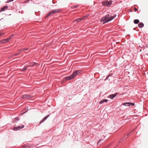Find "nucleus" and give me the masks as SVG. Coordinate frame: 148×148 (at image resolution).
<instances>
[{"label":"nucleus","instance_id":"nucleus-1","mask_svg":"<svg viewBox=\"0 0 148 148\" xmlns=\"http://www.w3.org/2000/svg\"><path fill=\"white\" fill-rule=\"evenodd\" d=\"M115 16H116L114 15L113 16H111L110 17H109V14H108L106 16H103L101 18V21H105V22H104L103 23V24H104L105 23L109 22L110 21L112 20L115 18Z\"/></svg>","mask_w":148,"mask_h":148},{"label":"nucleus","instance_id":"nucleus-2","mask_svg":"<svg viewBox=\"0 0 148 148\" xmlns=\"http://www.w3.org/2000/svg\"><path fill=\"white\" fill-rule=\"evenodd\" d=\"M81 72V71L79 70L75 71L71 76L65 77V80H69L74 78L77 75H79Z\"/></svg>","mask_w":148,"mask_h":148},{"label":"nucleus","instance_id":"nucleus-3","mask_svg":"<svg viewBox=\"0 0 148 148\" xmlns=\"http://www.w3.org/2000/svg\"><path fill=\"white\" fill-rule=\"evenodd\" d=\"M112 1H104L102 2V3L103 5L104 6H108L111 5L112 4Z\"/></svg>","mask_w":148,"mask_h":148},{"label":"nucleus","instance_id":"nucleus-4","mask_svg":"<svg viewBox=\"0 0 148 148\" xmlns=\"http://www.w3.org/2000/svg\"><path fill=\"white\" fill-rule=\"evenodd\" d=\"M24 125H21L20 126L17 127H14L13 128V130L15 131H17L21 130L24 128Z\"/></svg>","mask_w":148,"mask_h":148},{"label":"nucleus","instance_id":"nucleus-5","mask_svg":"<svg viewBox=\"0 0 148 148\" xmlns=\"http://www.w3.org/2000/svg\"><path fill=\"white\" fill-rule=\"evenodd\" d=\"M33 97L32 95H24L22 96L21 98L22 99H29L32 98Z\"/></svg>","mask_w":148,"mask_h":148},{"label":"nucleus","instance_id":"nucleus-6","mask_svg":"<svg viewBox=\"0 0 148 148\" xmlns=\"http://www.w3.org/2000/svg\"><path fill=\"white\" fill-rule=\"evenodd\" d=\"M51 15L55 13H58L60 12V10L58 9L52 10L50 11Z\"/></svg>","mask_w":148,"mask_h":148},{"label":"nucleus","instance_id":"nucleus-7","mask_svg":"<svg viewBox=\"0 0 148 148\" xmlns=\"http://www.w3.org/2000/svg\"><path fill=\"white\" fill-rule=\"evenodd\" d=\"M8 7L7 5H5L1 8L0 10V12L4 11L5 9H8Z\"/></svg>","mask_w":148,"mask_h":148},{"label":"nucleus","instance_id":"nucleus-8","mask_svg":"<svg viewBox=\"0 0 148 148\" xmlns=\"http://www.w3.org/2000/svg\"><path fill=\"white\" fill-rule=\"evenodd\" d=\"M10 40V39H9V38H7V39H3L1 40V42H2V43H4L7 42L8 41Z\"/></svg>","mask_w":148,"mask_h":148},{"label":"nucleus","instance_id":"nucleus-9","mask_svg":"<svg viewBox=\"0 0 148 148\" xmlns=\"http://www.w3.org/2000/svg\"><path fill=\"white\" fill-rule=\"evenodd\" d=\"M117 94V93H116L114 94L111 95L109 96V97L111 99H113L116 96Z\"/></svg>","mask_w":148,"mask_h":148},{"label":"nucleus","instance_id":"nucleus-10","mask_svg":"<svg viewBox=\"0 0 148 148\" xmlns=\"http://www.w3.org/2000/svg\"><path fill=\"white\" fill-rule=\"evenodd\" d=\"M108 101V100L107 99L102 100L99 103L101 104L104 103V102H107Z\"/></svg>","mask_w":148,"mask_h":148},{"label":"nucleus","instance_id":"nucleus-11","mask_svg":"<svg viewBox=\"0 0 148 148\" xmlns=\"http://www.w3.org/2000/svg\"><path fill=\"white\" fill-rule=\"evenodd\" d=\"M144 24L142 23H140L138 24V26L139 27L141 28L144 26Z\"/></svg>","mask_w":148,"mask_h":148},{"label":"nucleus","instance_id":"nucleus-12","mask_svg":"<svg viewBox=\"0 0 148 148\" xmlns=\"http://www.w3.org/2000/svg\"><path fill=\"white\" fill-rule=\"evenodd\" d=\"M82 21L81 20V18H78L76 20H75L74 21V22H76L77 23H78L79 22H80V21Z\"/></svg>","mask_w":148,"mask_h":148},{"label":"nucleus","instance_id":"nucleus-13","mask_svg":"<svg viewBox=\"0 0 148 148\" xmlns=\"http://www.w3.org/2000/svg\"><path fill=\"white\" fill-rule=\"evenodd\" d=\"M139 21L138 19H135L134 20V23L135 24H137L138 23Z\"/></svg>","mask_w":148,"mask_h":148},{"label":"nucleus","instance_id":"nucleus-14","mask_svg":"<svg viewBox=\"0 0 148 148\" xmlns=\"http://www.w3.org/2000/svg\"><path fill=\"white\" fill-rule=\"evenodd\" d=\"M130 103L127 102L123 103V105L125 106H130Z\"/></svg>","mask_w":148,"mask_h":148},{"label":"nucleus","instance_id":"nucleus-15","mask_svg":"<svg viewBox=\"0 0 148 148\" xmlns=\"http://www.w3.org/2000/svg\"><path fill=\"white\" fill-rule=\"evenodd\" d=\"M88 16V15H86L84 16H83V17L81 18V20L82 21L86 19V18H87Z\"/></svg>","mask_w":148,"mask_h":148},{"label":"nucleus","instance_id":"nucleus-16","mask_svg":"<svg viewBox=\"0 0 148 148\" xmlns=\"http://www.w3.org/2000/svg\"><path fill=\"white\" fill-rule=\"evenodd\" d=\"M28 67V66H25L23 68V69L22 71H25L27 69V68Z\"/></svg>","mask_w":148,"mask_h":148},{"label":"nucleus","instance_id":"nucleus-17","mask_svg":"<svg viewBox=\"0 0 148 148\" xmlns=\"http://www.w3.org/2000/svg\"><path fill=\"white\" fill-rule=\"evenodd\" d=\"M28 48H23V49H20V52L22 51H26L28 50Z\"/></svg>","mask_w":148,"mask_h":148},{"label":"nucleus","instance_id":"nucleus-18","mask_svg":"<svg viewBox=\"0 0 148 148\" xmlns=\"http://www.w3.org/2000/svg\"><path fill=\"white\" fill-rule=\"evenodd\" d=\"M51 15V13H50V12H48L47 15V16H46V18H47L48 17V16H49Z\"/></svg>","mask_w":148,"mask_h":148},{"label":"nucleus","instance_id":"nucleus-19","mask_svg":"<svg viewBox=\"0 0 148 148\" xmlns=\"http://www.w3.org/2000/svg\"><path fill=\"white\" fill-rule=\"evenodd\" d=\"M33 66H34V64H33V62L30 63L29 65H28V67H29V66L32 67Z\"/></svg>","mask_w":148,"mask_h":148},{"label":"nucleus","instance_id":"nucleus-20","mask_svg":"<svg viewBox=\"0 0 148 148\" xmlns=\"http://www.w3.org/2000/svg\"><path fill=\"white\" fill-rule=\"evenodd\" d=\"M49 115H50L49 114L47 116H46L44 118H43V119H44V120H45V121L48 118L49 116Z\"/></svg>","mask_w":148,"mask_h":148},{"label":"nucleus","instance_id":"nucleus-21","mask_svg":"<svg viewBox=\"0 0 148 148\" xmlns=\"http://www.w3.org/2000/svg\"><path fill=\"white\" fill-rule=\"evenodd\" d=\"M49 115H50L49 114L47 116H46L44 118H43V119H44V120H45V121L48 118L49 116Z\"/></svg>","mask_w":148,"mask_h":148},{"label":"nucleus","instance_id":"nucleus-22","mask_svg":"<svg viewBox=\"0 0 148 148\" xmlns=\"http://www.w3.org/2000/svg\"><path fill=\"white\" fill-rule=\"evenodd\" d=\"M103 139H100L99 140L98 143H97V144L98 145L99 143H100L102 141H103Z\"/></svg>","mask_w":148,"mask_h":148},{"label":"nucleus","instance_id":"nucleus-23","mask_svg":"<svg viewBox=\"0 0 148 148\" xmlns=\"http://www.w3.org/2000/svg\"><path fill=\"white\" fill-rule=\"evenodd\" d=\"M45 120H44V119H43L40 122V124L41 123H43L44 121H45Z\"/></svg>","mask_w":148,"mask_h":148},{"label":"nucleus","instance_id":"nucleus-24","mask_svg":"<svg viewBox=\"0 0 148 148\" xmlns=\"http://www.w3.org/2000/svg\"><path fill=\"white\" fill-rule=\"evenodd\" d=\"M20 54V52L18 53H15V54H14L13 55V56H17L18 55H19Z\"/></svg>","mask_w":148,"mask_h":148},{"label":"nucleus","instance_id":"nucleus-25","mask_svg":"<svg viewBox=\"0 0 148 148\" xmlns=\"http://www.w3.org/2000/svg\"><path fill=\"white\" fill-rule=\"evenodd\" d=\"M14 34H11L9 37V38H8L9 39H10V40L13 37V36H14Z\"/></svg>","mask_w":148,"mask_h":148},{"label":"nucleus","instance_id":"nucleus-26","mask_svg":"<svg viewBox=\"0 0 148 148\" xmlns=\"http://www.w3.org/2000/svg\"><path fill=\"white\" fill-rule=\"evenodd\" d=\"M112 75V74H110L109 75H108L107 78L105 79V80L107 79L108 77H110V76H111Z\"/></svg>","mask_w":148,"mask_h":148},{"label":"nucleus","instance_id":"nucleus-27","mask_svg":"<svg viewBox=\"0 0 148 148\" xmlns=\"http://www.w3.org/2000/svg\"><path fill=\"white\" fill-rule=\"evenodd\" d=\"M22 147L23 148H26L27 147V146L26 145H23Z\"/></svg>","mask_w":148,"mask_h":148},{"label":"nucleus","instance_id":"nucleus-28","mask_svg":"<svg viewBox=\"0 0 148 148\" xmlns=\"http://www.w3.org/2000/svg\"><path fill=\"white\" fill-rule=\"evenodd\" d=\"M14 0H8V1H6V3H9V2H10L11 1H13Z\"/></svg>","mask_w":148,"mask_h":148},{"label":"nucleus","instance_id":"nucleus-29","mask_svg":"<svg viewBox=\"0 0 148 148\" xmlns=\"http://www.w3.org/2000/svg\"><path fill=\"white\" fill-rule=\"evenodd\" d=\"M15 120L17 121H18L19 120V118L18 117H16L15 119Z\"/></svg>","mask_w":148,"mask_h":148},{"label":"nucleus","instance_id":"nucleus-30","mask_svg":"<svg viewBox=\"0 0 148 148\" xmlns=\"http://www.w3.org/2000/svg\"><path fill=\"white\" fill-rule=\"evenodd\" d=\"M131 105H132V106H134V103H130V106Z\"/></svg>","mask_w":148,"mask_h":148},{"label":"nucleus","instance_id":"nucleus-31","mask_svg":"<svg viewBox=\"0 0 148 148\" xmlns=\"http://www.w3.org/2000/svg\"><path fill=\"white\" fill-rule=\"evenodd\" d=\"M3 34V33H2L1 32H0V36H2Z\"/></svg>","mask_w":148,"mask_h":148},{"label":"nucleus","instance_id":"nucleus-32","mask_svg":"<svg viewBox=\"0 0 148 148\" xmlns=\"http://www.w3.org/2000/svg\"><path fill=\"white\" fill-rule=\"evenodd\" d=\"M138 10V9L136 8H134V10L135 12H136Z\"/></svg>","mask_w":148,"mask_h":148},{"label":"nucleus","instance_id":"nucleus-33","mask_svg":"<svg viewBox=\"0 0 148 148\" xmlns=\"http://www.w3.org/2000/svg\"><path fill=\"white\" fill-rule=\"evenodd\" d=\"M33 64H34V66L36 65L37 64V63L36 62H33Z\"/></svg>","mask_w":148,"mask_h":148},{"label":"nucleus","instance_id":"nucleus-34","mask_svg":"<svg viewBox=\"0 0 148 148\" xmlns=\"http://www.w3.org/2000/svg\"><path fill=\"white\" fill-rule=\"evenodd\" d=\"M18 52H19V53L20 52V53L21 52V51L20 52V49H19L18 50Z\"/></svg>","mask_w":148,"mask_h":148},{"label":"nucleus","instance_id":"nucleus-35","mask_svg":"<svg viewBox=\"0 0 148 148\" xmlns=\"http://www.w3.org/2000/svg\"><path fill=\"white\" fill-rule=\"evenodd\" d=\"M2 42H1V40H0V44H2Z\"/></svg>","mask_w":148,"mask_h":148},{"label":"nucleus","instance_id":"nucleus-36","mask_svg":"<svg viewBox=\"0 0 148 148\" xmlns=\"http://www.w3.org/2000/svg\"><path fill=\"white\" fill-rule=\"evenodd\" d=\"M15 121H14V120L13 121V123H14V122H15Z\"/></svg>","mask_w":148,"mask_h":148}]
</instances>
